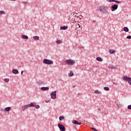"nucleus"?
<instances>
[{"label": "nucleus", "instance_id": "obj_27", "mask_svg": "<svg viewBox=\"0 0 131 131\" xmlns=\"http://www.w3.org/2000/svg\"><path fill=\"white\" fill-rule=\"evenodd\" d=\"M65 118L64 117V116H60L59 118V120L61 121L62 120H63V119H64Z\"/></svg>", "mask_w": 131, "mask_h": 131}, {"label": "nucleus", "instance_id": "obj_13", "mask_svg": "<svg viewBox=\"0 0 131 131\" xmlns=\"http://www.w3.org/2000/svg\"><path fill=\"white\" fill-rule=\"evenodd\" d=\"M49 87H41L40 90L41 91H49Z\"/></svg>", "mask_w": 131, "mask_h": 131}, {"label": "nucleus", "instance_id": "obj_11", "mask_svg": "<svg viewBox=\"0 0 131 131\" xmlns=\"http://www.w3.org/2000/svg\"><path fill=\"white\" fill-rule=\"evenodd\" d=\"M72 122H73V123H74V124H77V125H81V122H78V121H76V120H73L72 121Z\"/></svg>", "mask_w": 131, "mask_h": 131}, {"label": "nucleus", "instance_id": "obj_7", "mask_svg": "<svg viewBox=\"0 0 131 131\" xmlns=\"http://www.w3.org/2000/svg\"><path fill=\"white\" fill-rule=\"evenodd\" d=\"M118 8V5L114 4L112 5V11L114 12V11H116V9Z\"/></svg>", "mask_w": 131, "mask_h": 131}, {"label": "nucleus", "instance_id": "obj_29", "mask_svg": "<svg viewBox=\"0 0 131 131\" xmlns=\"http://www.w3.org/2000/svg\"><path fill=\"white\" fill-rule=\"evenodd\" d=\"M114 3H117V4H121V2L118 1H116V0H114Z\"/></svg>", "mask_w": 131, "mask_h": 131}, {"label": "nucleus", "instance_id": "obj_12", "mask_svg": "<svg viewBox=\"0 0 131 131\" xmlns=\"http://www.w3.org/2000/svg\"><path fill=\"white\" fill-rule=\"evenodd\" d=\"M60 30H67V29H68V26H64L61 27L60 28Z\"/></svg>", "mask_w": 131, "mask_h": 131}, {"label": "nucleus", "instance_id": "obj_30", "mask_svg": "<svg viewBox=\"0 0 131 131\" xmlns=\"http://www.w3.org/2000/svg\"><path fill=\"white\" fill-rule=\"evenodd\" d=\"M103 89L104 90V91H109L110 90L109 88L108 87H104Z\"/></svg>", "mask_w": 131, "mask_h": 131}, {"label": "nucleus", "instance_id": "obj_1", "mask_svg": "<svg viewBox=\"0 0 131 131\" xmlns=\"http://www.w3.org/2000/svg\"><path fill=\"white\" fill-rule=\"evenodd\" d=\"M108 9H109L108 8V7H107L106 6H100L99 7V10L101 13H103V14H105V13H107L108 12Z\"/></svg>", "mask_w": 131, "mask_h": 131}, {"label": "nucleus", "instance_id": "obj_22", "mask_svg": "<svg viewBox=\"0 0 131 131\" xmlns=\"http://www.w3.org/2000/svg\"><path fill=\"white\" fill-rule=\"evenodd\" d=\"M115 50H110L108 51V52L110 53V54H115Z\"/></svg>", "mask_w": 131, "mask_h": 131}, {"label": "nucleus", "instance_id": "obj_25", "mask_svg": "<svg viewBox=\"0 0 131 131\" xmlns=\"http://www.w3.org/2000/svg\"><path fill=\"white\" fill-rule=\"evenodd\" d=\"M56 42L57 45H60V43H62V40H57Z\"/></svg>", "mask_w": 131, "mask_h": 131}, {"label": "nucleus", "instance_id": "obj_17", "mask_svg": "<svg viewBox=\"0 0 131 131\" xmlns=\"http://www.w3.org/2000/svg\"><path fill=\"white\" fill-rule=\"evenodd\" d=\"M97 61H98L99 62H103V59L101 58L100 57H98L96 58Z\"/></svg>", "mask_w": 131, "mask_h": 131}, {"label": "nucleus", "instance_id": "obj_24", "mask_svg": "<svg viewBox=\"0 0 131 131\" xmlns=\"http://www.w3.org/2000/svg\"><path fill=\"white\" fill-rule=\"evenodd\" d=\"M108 69H116V67L113 66H110L108 67Z\"/></svg>", "mask_w": 131, "mask_h": 131}, {"label": "nucleus", "instance_id": "obj_18", "mask_svg": "<svg viewBox=\"0 0 131 131\" xmlns=\"http://www.w3.org/2000/svg\"><path fill=\"white\" fill-rule=\"evenodd\" d=\"M27 105L28 106V108L29 107H35V105H34L33 103H31L30 104H29Z\"/></svg>", "mask_w": 131, "mask_h": 131}, {"label": "nucleus", "instance_id": "obj_20", "mask_svg": "<svg viewBox=\"0 0 131 131\" xmlns=\"http://www.w3.org/2000/svg\"><path fill=\"white\" fill-rule=\"evenodd\" d=\"M5 111H7V112H9V111H11V107H7L5 108Z\"/></svg>", "mask_w": 131, "mask_h": 131}, {"label": "nucleus", "instance_id": "obj_15", "mask_svg": "<svg viewBox=\"0 0 131 131\" xmlns=\"http://www.w3.org/2000/svg\"><path fill=\"white\" fill-rule=\"evenodd\" d=\"M21 38H23L24 39H28V37L27 35H22L21 36Z\"/></svg>", "mask_w": 131, "mask_h": 131}, {"label": "nucleus", "instance_id": "obj_35", "mask_svg": "<svg viewBox=\"0 0 131 131\" xmlns=\"http://www.w3.org/2000/svg\"><path fill=\"white\" fill-rule=\"evenodd\" d=\"M23 4H24V5H27L28 4V2H23Z\"/></svg>", "mask_w": 131, "mask_h": 131}, {"label": "nucleus", "instance_id": "obj_37", "mask_svg": "<svg viewBox=\"0 0 131 131\" xmlns=\"http://www.w3.org/2000/svg\"><path fill=\"white\" fill-rule=\"evenodd\" d=\"M108 2H109V3H112L114 2V0H108Z\"/></svg>", "mask_w": 131, "mask_h": 131}, {"label": "nucleus", "instance_id": "obj_2", "mask_svg": "<svg viewBox=\"0 0 131 131\" xmlns=\"http://www.w3.org/2000/svg\"><path fill=\"white\" fill-rule=\"evenodd\" d=\"M43 63L44 64H47V65H52L54 63V62L52 60L48 59H43Z\"/></svg>", "mask_w": 131, "mask_h": 131}, {"label": "nucleus", "instance_id": "obj_4", "mask_svg": "<svg viewBox=\"0 0 131 131\" xmlns=\"http://www.w3.org/2000/svg\"><path fill=\"white\" fill-rule=\"evenodd\" d=\"M123 79L125 81H128V83L131 85V78L127 77V76H124L123 77Z\"/></svg>", "mask_w": 131, "mask_h": 131}, {"label": "nucleus", "instance_id": "obj_39", "mask_svg": "<svg viewBox=\"0 0 131 131\" xmlns=\"http://www.w3.org/2000/svg\"><path fill=\"white\" fill-rule=\"evenodd\" d=\"M113 84H117V83L113 82Z\"/></svg>", "mask_w": 131, "mask_h": 131}, {"label": "nucleus", "instance_id": "obj_33", "mask_svg": "<svg viewBox=\"0 0 131 131\" xmlns=\"http://www.w3.org/2000/svg\"><path fill=\"white\" fill-rule=\"evenodd\" d=\"M127 109H128L129 110H131V104L128 105Z\"/></svg>", "mask_w": 131, "mask_h": 131}, {"label": "nucleus", "instance_id": "obj_8", "mask_svg": "<svg viewBox=\"0 0 131 131\" xmlns=\"http://www.w3.org/2000/svg\"><path fill=\"white\" fill-rule=\"evenodd\" d=\"M74 19L75 22H80L81 21V17L79 16L75 17Z\"/></svg>", "mask_w": 131, "mask_h": 131}, {"label": "nucleus", "instance_id": "obj_34", "mask_svg": "<svg viewBox=\"0 0 131 131\" xmlns=\"http://www.w3.org/2000/svg\"><path fill=\"white\" fill-rule=\"evenodd\" d=\"M126 38H127V39H131V36L130 35L127 36L126 37Z\"/></svg>", "mask_w": 131, "mask_h": 131}, {"label": "nucleus", "instance_id": "obj_32", "mask_svg": "<svg viewBox=\"0 0 131 131\" xmlns=\"http://www.w3.org/2000/svg\"><path fill=\"white\" fill-rule=\"evenodd\" d=\"M40 107V106H39V105H37L35 106L36 109H39Z\"/></svg>", "mask_w": 131, "mask_h": 131}, {"label": "nucleus", "instance_id": "obj_40", "mask_svg": "<svg viewBox=\"0 0 131 131\" xmlns=\"http://www.w3.org/2000/svg\"><path fill=\"white\" fill-rule=\"evenodd\" d=\"M23 71H22L21 72V75L23 74Z\"/></svg>", "mask_w": 131, "mask_h": 131}, {"label": "nucleus", "instance_id": "obj_16", "mask_svg": "<svg viewBox=\"0 0 131 131\" xmlns=\"http://www.w3.org/2000/svg\"><path fill=\"white\" fill-rule=\"evenodd\" d=\"M34 40H39V37L38 36H35L33 37Z\"/></svg>", "mask_w": 131, "mask_h": 131}, {"label": "nucleus", "instance_id": "obj_36", "mask_svg": "<svg viewBox=\"0 0 131 131\" xmlns=\"http://www.w3.org/2000/svg\"><path fill=\"white\" fill-rule=\"evenodd\" d=\"M91 129H92V130H95V131H98V130H97V129L94 128V127H91Z\"/></svg>", "mask_w": 131, "mask_h": 131}, {"label": "nucleus", "instance_id": "obj_14", "mask_svg": "<svg viewBox=\"0 0 131 131\" xmlns=\"http://www.w3.org/2000/svg\"><path fill=\"white\" fill-rule=\"evenodd\" d=\"M12 73H13V74H18V73H19V71H18V70L13 69L12 70Z\"/></svg>", "mask_w": 131, "mask_h": 131}, {"label": "nucleus", "instance_id": "obj_6", "mask_svg": "<svg viewBox=\"0 0 131 131\" xmlns=\"http://www.w3.org/2000/svg\"><path fill=\"white\" fill-rule=\"evenodd\" d=\"M58 128H59L60 130H61V131L66 130V128H65V126H64V125L60 124V123H58Z\"/></svg>", "mask_w": 131, "mask_h": 131}, {"label": "nucleus", "instance_id": "obj_21", "mask_svg": "<svg viewBox=\"0 0 131 131\" xmlns=\"http://www.w3.org/2000/svg\"><path fill=\"white\" fill-rule=\"evenodd\" d=\"M123 30H124V31H125V32H128V31H129L128 28H127L126 27H124Z\"/></svg>", "mask_w": 131, "mask_h": 131}, {"label": "nucleus", "instance_id": "obj_23", "mask_svg": "<svg viewBox=\"0 0 131 131\" xmlns=\"http://www.w3.org/2000/svg\"><path fill=\"white\" fill-rule=\"evenodd\" d=\"M73 75H74V74H73V72L72 71H71L70 73L69 74V76L70 77H71L73 76Z\"/></svg>", "mask_w": 131, "mask_h": 131}, {"label": "nucleus", "instance_id": "obj_19", "mask_svg": "<svg viewBox=\"0 0 131 131\" xmlns=\"http://www.w3.org/2000/svg\"><path fill=\"white\" fill-rule=\"evenodd\" d=\"M95 94H96V95H102V93L101 92L96 90L94 91Z\"/></svg>", "mask_w": 131, "mask_h": 131}, {"label": "nucleus", "instance_id": "obj_5", "mask_svg": "<svg viewBox=\"0 0 131 131\" xmlns=\"http://www.w3.org/2000/svg\"><path fill=\"white\" fill-rule=\"evenodd\" d=\"M51 99H55L57 98V91H55L54 92H52L51 94Z\"/></svg>", "mask_w": 131, "mask_h": 131}, {"label": "nucleus", "instance_id": "obj_43", "mask_svg": "<svg viewBox=\"0 0 131 131\" xmlns=\"http://www.w3.org/2000/svg\"><path fill=\"white\" fill-rule=\"evenodd\" d=\"M73 88H75V86H73Z\"/></svg>", "mask_w": 131, "mask_h": 131}, {"label": "nucleus", "instance_id": "obj_9", "mask_svg": "<svg viewBox=\"0 0 131 131\" xmlns=\"http://www.w3.org/2000/svg\"><path fill=\"white\" fill-rule=\"evenodd\" d=\"M75 29L76 30H77V29H78L79 30H81L82 29V27L81 26V25L77 24L76 25V28Z\"/></svg>", "mask_w": 131, "mask_h": 131}, {"label": "nucleus", "instance_id": "obj_3", "mask_svg": "<svg viewBox=\"0 0 131 131\" xmlns=\"http://www.w3.org/2000/svg\"><path fill=\"white\" fill-rule=\"evenodd\" d=\"M65 62L68 65H74L76 63L75 61L72 59H67Z\"/></svg>", "mask_w": 131, "mask_h": 131}, {"label": "nucleus", "instance_id": "obj_28", "mask_svg": "<svg viewBox=\"0 0 131 131\" xmlns=\"http://www.w3.org/2000/svg\"><path fill=\"white\" fill-rule=\"evenodd\" d=\"M4 81L5 82H9V81H10V79L9 78H5L4 79Z\"/></svg>", "mask_w": 131, "mask_h": 131}, {"label": "nucleus", "instance_id": "obj_10", "mask_svg": "<svg viewBox=\"0 0 131 131\" xmlns=\"http://www.w3.org/2000/svg\"><path fill=\"white\" fill-rule=\"evenodd\" d=\"M26 109H28V105H27L23 106L22 107H21V109L20 111H21V112H24V111H25V110H26Z\"/></svg>", "mask_w": 131, "mask_h": 131}, {"label": "nucleus", "instance_id": "obj_31", "mask_svg": "<svg viewBox=\"0 0 131 131\" xmlns=\"http://www.w3.org/2000/svg\"><path fill=\"white\" fill-rule=\"evenodd\" d=\"M5 14V12L4 11H0V15L1 14Z\"/></svg>", "mask_w": 131, "mask_h": 131}, {"label": "nucleus", "instance_id": "obj_42", "mask_svg": "<svg viewBox=\"0 0 131 131\" xmlns=\"http://www.w3.org/2000/svg\"><path fill=\"white\" fill-rule=\"evenodd\" d=\"M98 110H99V111H101V109L100 108H98Z\"/></svg>", "mask_w": 131, "mask_h": 131}, {"label": "nucleus", "instance_id": "obj_38", "mask_svg": "<svg viewBox=\"0 0 131 131\" xmlns=\"http://www.w3.org/2000/svg\"><path fill=\"white\" fill-rule=\"evenodd\" d=\"M49 102H50V100H48L46 101V103H49Z\"/></svg>", "mask_w": 131, "mask_h": 131}, {"label": "nucleus", "instance_id": "obj_26", "mask_svg": "<svg viewBox=\"0 0 131 131\" xmlns=\"http://www.w3.org/2000/svg\"><path fill=\"white\" fill-rule=\"evenodd\" d=\"M122 104H121L120 103H118L117 104V106L119 107V108H121V107H122Z\"/></svg>", "mask_w": 131, "mask_h": 131}, {"label": "nucleus", "instance_id": "obj_41", "mask_svg": "<svg viewBox=\"0 0 131 131\" xmlns=\"http://www.w3.org/2000/svg\"><path fill=\"white\" fill-rule=\"evenodd\" d=\"M9 1H12V2H16V0H9Z\"/></svg>", "mask_w": 131, "mask_h": 131}]
</instances>
